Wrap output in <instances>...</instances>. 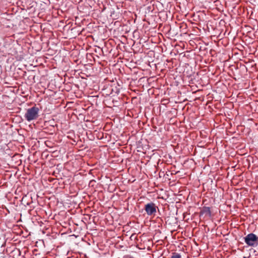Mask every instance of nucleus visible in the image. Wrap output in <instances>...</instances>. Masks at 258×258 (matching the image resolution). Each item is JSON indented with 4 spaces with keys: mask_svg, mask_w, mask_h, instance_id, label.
Returning <instances> with one entry per match:
<instances>
[{
    "mask_svg": "<svg viewBox=\"0 0 258 258\" xmlns=\"http://www.w3.org/2000/svg\"><path fill=\"white\" fill-rule=\"evenodd\" d=\"M245 242L250 246H255L257 244L258 237L253 233L248 234L244 238Z\"/></svg>",
    "mask_w": 258,
    "mask_h": 258,
    "instance_id": "f03ea898",
    "label": "nucleus"
},
{
    "mask_svg": "<svg viewBox=\"0 0 258 258\" xmlns=\"http://www.w3.org/2000/svg\"><path fill=\"white\" fill-rule=\"evenodd\" d=\"M145 210L148 215H155L156 213V206L153 203H148L145 206Z\"/></svg>",
    "mask_w": 258,
    "mask_h": 258,
    "instance_id": "7ed1b4c3",
    "label": "nucleus"
},
{
    "mask_svg": "<svg viewBox=\"0 0 258 258\" xmlns=\"http://www.w3.org/2000/svg\"><path fill=\"white\" fill-rule=\"evenodd\" d=\"M39 110V108L36 106L29 108L25 114V119L28 121L36 119L38 116Z\"/></svg>",
    "mask_w": 258,
    "mask_h": 258,
    "instance_id": "f257e3e1",
    "label": "nucleus"
}]
</instances>
